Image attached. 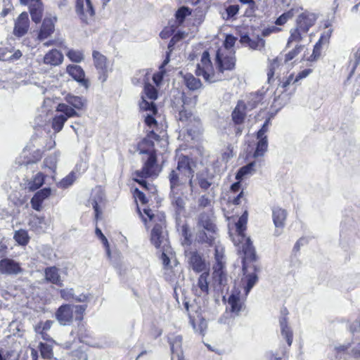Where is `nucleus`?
Returning <instances> with one entry per match:
<instances>
[{"label": "nucleus", "mask_w": 360, "mask_h": 360, "mask_svg": "<svg viewBox=\"0 0 360 360\" xmlns=\"http://www.w3.org/2000/svg\"><path fill=\"white\" fill-rule=\"evenodd\" d=\"M137 212L146 229L151 227L150 243L157 249L169 245L165 213L153 211L149 207H143L141 210L139 207H137Z\"/></svg>", "instance_id": "nucleus-1"}, {"label": "nucleus", "mask_w": 360, "mask_h": 360, "mask_svg": "<svg viewBox=\"0 0 360 360\" xmlns=\"http://www.w3.org/2000/svg\"><path fill=\"white\" fill-rule=\"evenodd\" d=\"M176 167L171 169L167 176L169 190H184L187 184L192 188L196 160L189 155L179 154L176 155Z\"/></svg>", "instance_id": "nucleus-2"}, {"label": "nucleus", "mask_w": 360, "mask_h": 360, "mask_svg": "<svg viewBox=\"0 0 360 360\" xmlns=\"http://www.w3.org/2000/svg\"><path fill=\"white\" fill-rule=\"evenodd\" d=\"M247 218L242 216L236 224V233L233 237V242L238 248V251L243 254L242 266L244 274H246L250 267L249 264L257 259L255 248L249 237H247L245 231L246 230Z\"/></svg>", "instance_id": "nucleus-3"}, {"label": "nucleus", "mask_w": 360, "mask_h": 360, "mask_svg": "<svg viewBox=\"0 0 360 360\" xmlns=\"http://www.w3.org/2000/svg\"><path fill=\"white\" fill-rule=\"evenodd\" d=\"M162 171V166L159 165L158 153L153 152L146 159L143 160V165L140 169L136 170L133 174V180L139 184L143 188L151 193H157V188L153 184L147 183V179H156Z\"/></svg>", "instance_id": "nucleus-4"}, {"label": "nucleus", "mask_w": 360, "mask_h": 360, "mask_svg": "<svg viewBox=\"0 0 360 360\" xmlns=\"http://www.w3.org/2000/svg\"><path fill=\"white\" fill-rule=\"evenodd\" d=\"M145 124L150 129L146 135L137 144V150L140 154H146L148 156L153 152L157 153L155 148V141H160L161 136L165 131L159 127V124L152 115H147L145 118Z\"/></svg>", "instance_id": "nucleus-5"}, {"label": "nucleus", "mask_w": 360, "mask_h": 360, "mask_svg": "<svg viewBox=\"0 0 360 360\" xmlns=\"http://www.w3.org/2000/svg\"><path fill=\"white\" fill-rule=\"evenodd\" d=\"M86 308V304H63L58 308L55 316L60 325L70 326L74 320L79 323L83 320Z\"/></svg>", "instance_id": "nucleus-6"}, {"label": "nucleus", "mask_w": 360, "mask_h": 360, "mask_svg": "<svg viewBox=\"0 0 360 360\" xmlns=\"http://www.w3.org/2000/svg\"><path fill=\"white\" fill-rule=\"evenodd\" d=\"M198 226L203 230L198 233V241L200 243H206L212 246L214 243V234L216 233L217 226L212 220L209 213L202 212L198 217Z\"/></svg>", "instance_id": "nucleus-7"}, {"label": "nucleus", "mask_w": 360, "mask_h": 360, "mask_svg": "<svg viewBox=\"0 0 360 360\" xmlns=\"http://www.w3.org/2000/svg\"><path fill=\"white\" fill-rule=\"evenodd\" d=\"M195 74L197 77H202L207 82L212 83L216 81L214 65L207 50L202 52L200 62L196 65Z\"/></svg>", "instance_id": "nucleus-8"}, {"label": "nucleus", "mask_w": 360, "mask_h": 360, "mask_svg": "<svg viewBox=\"0 0 360 360\" xmlns=\"http://www.w3.org/2000/svg\"><path fill=\"white\" fill-rule=\"evenodd\" d=\"M56 111L61 114L56 115L52 118L51 127L55 133H58L63 129L64 124L69 118L79 117L77 111L64 103H58Z\"/></svg>", "instance_id": "nucleus-9"}, {"label": "nucleus", "mask_w": 360, "mask_h": 360, "mask_svg": "<svg viewBox=\"0 0 360 360\" xmlns=\"http://www.w3.org/2000/svg\"><path fill=\"white\" fill-rule=\"evenodd\" d=\"M92 58L98 73V79L103 83L107 80L109 72L112 71V68L110 66L107 57L98 51H93Z\"/></svg>", "instance_id": "nucleus-10"}, {"label": "nucleus", "mask_w": 360, "mask_h": 360, "mask_svg": "<svg viewBox=\"0 0 360 360\" xmlns=\"http://www.w3.org/2000/svg\"><path fill=\"white\" fill-rule=\"evenodd\" d=\"M215 62L219 72L233 70L236 66L235 51L226 52V49H217Z\"/></svg>", "instance_id": "nucleus-11"}, {"label": "nucleus", "mask_w": 360, "mask_h": 360, "mask_svg": "<svg viewBox=\"0 0 360 360\" xmlns=\"http://www.w3.org/2000/svg\"><path fill=\"white\" fill-rule=\"evenodd\" d=\"M167 339L171 350L172 360L175 357L177 360H185L182 349V335L175 333H170L167 335Z\"/></svg>", "instance_id": "nucleus-12"}, {"label": "nucleus", "mask_w": 360, "mask_h": 360, "mask_svg": "<svg viewBox=\"0 0 360 360\" xmlns=\"http://www.w3.org/2000/svg\"><path fill=\"white\" fill-rule=\"evenodd\" d=\"M75 8L82 21L86 24L95 15V10L91 0H76Z\"/></svg>", "instance_id": "nucleus-13"}, {"label": "nucleus", "mask_w": 360, "mask_h": 360, "mask_svg": "<svg viewBox=\"0 0 360 360\" xmlns=\"http://www.w3.org/2000/svg\"><path fill=\"white\" fill-rule=\"evenodd\" d=\"M56 22L57 18L56 16L45 17L38 31L37 39L39 41H44L51 37L55 32Z\"/></svg>", "instance_id": "nucleus-14"}, {"label": "nucleus", "mask_w": 360, "mask_h": 360, "mask_svg": "<svg viewBox=\"0 0 360 360\" xmlns=\"http://www.w3.org/2000/svg\"><path fill=\"white\" fill-rule=\"evenodd\" d=\"M188 262L195 273H203L207 271L210 272L209 264L206 262L202 255L197 251L190 252Z\"/></svg>", "instance_id": "nucleus-15"}, {"label": "nucleus", "mask_w": 360, "mask_h": 360, "mask_svg": "<svg viewBox=\"0 0 360 360\" xmlns=\"http://www.w3.org/2000/svg\"><path fill=\"white\" fill-rule=\"evenodd\" d=\"M22 270L20 263L13 259L5 257L0 259V274L17 275Z\"/></svg>", "instance_id": "nucleus-16"}, {"label": "nucleus", "mask_w": 360, "mask_h": 360, "mask_svg": "<svg viewBox=\"0 0 360 360\" xmlns=\"http://www.w3.org/2000/svg\"><path fill=\"white\" fill-rule=\"evenodd\" d=\"M30 28V20L27 12L21 13L15 21L13 33L17 37L25 35Z\"/></svg>", "instance_id": "nucleus-17"}, {"label": "nucleus", "mask_w": 360, "mask_h": 360, "mask_svg": "<svg viewBox=\"0 0 360 360\" xmlns=\"http://www.w3.org/2000/svg\"><path fill=\"white\" fill-rule=\"evenodd\" d=\"M247 104L243 100H238L231 112V120L233 125H243L247 117Z\"/></svg>", "instance_id": "nucleus-18"}, {"label": "nucleus", "mask_w": 360, "mask_h": 360, "mask_svg": "<svg viewBox=\"0 0 360 360\" xmlns=\"http://www.w3.org/2000/svg\"><path fill=\"white\" fill-rule=\"evenodd\" d=\"M316 20V18L314 14L308 12L302 13L297 18L295 27L307 34L309 29L314 25Z\"/></svg>", "instance_id": "nucleus-19"}, {"label": "nucleus", "mask_w": 360, "mask_h": 360, "mask_svg": "<svg viewBox=\"0 0 360 360\" xmlns=\"http://www.w3.org/2000/svg\"><path fill=\"white\" fill-rule=\"evenodd\" d=\"M67 72L81 86L85 89L89 86V80L86 77L84 70L77 65H68L66 68Z\"/></svg>", "instance_id": "nucleus-20"}, {"label": "nucleus", "mask_w": 360, "mask_h": 360, "mask_svg": "<svg viewBox=\"0 0 360 360\" xmlns=\"http://www.w3.org/2000/svg\"><path fill=\"white\" fill-rule=\"evenodd\" d=\"M179 121L185 124V127L189 134L194 131L193 127H198L200 124V120L195 117L191 110L185 108L179 111Z\"/></svg>", "instance_id": "nucleus-21"}, {"label": "nucleus", "mask_w": 360, "mask_h": 360, "mask_svg": "<svg viewBox=\"0 0 360 360\" xmlns=\"http://www.w3.org/2000/svg\"><path fill=\"white\" fill-rule=\"evenodd\" d=\"M184 190H169V198L175 212L181 214L185 211V198Z\"/></svg>", "instance_id": "nucleus-22"}, {"label": "nucleus", "mask_w": 360, "mask_h": 360, "mask_svg": "<svg viewBox=\"0 0 360 360\" xmlns=\"http://www.w3.org/2000/svg\"><path fill=\"white\" fill-rule=\"evenodd\" d=\"M188 316L190 323L195 332L202 336H204L207 328V323L202 314L200 312L195 311V314H189Z\"/></svg>", "instance_id": "nucleus-23"}, {"label": "nucleus", "mask_w": 360, "mask_h": 360, "mask_svg": "<svg viewBox=\"0 0 360 360\" xmlns=\"http://www.w3.org/2000/svg\"><path fill=\"white\" fill-rule=\"evenodd\" d=\"M51 194L50 188H44L37 191L30 200L32 208L36 211L40 212L43 209V202Z\"/></svg>", "instance_id": "nucleus-24"}, {"label": "nucleus", "mask_w": 360, "mask_h": 360, "mask_svg": "<svg viewBox=\"0 0 360 360\" xmlns=\"http://www.w3.org/2000/svg\"><path fill=\"white\" fill-rule=\"evenodd\" d=\"M212 281L214 285L221 290H224L228 281L225 266L221 264L213 266Z\"/></svg>", "instance_id": "nucleus-25"}, {"label": "nucleus", "mask_w": 360, "mask_h": 360, "mask_svg": "<svg viewBox=\"0 0 360 360\" xmlns=\"http://www.w3.org/2000/svg\"><path fill=\"white\" fill-rule=\"evenodd\" d=\"M209 276L208 271L202 273L197 281L195 285L193 286L195 294L198 296L207 295L209 292Z\"/></svg>", "instance_id": "nucleus-26"}, {"label": "nucleus", "mask_w": 360, "mask_h": 360, "mask_svg": "<svg viewBox=\"0 0 360 360\" xmlns=\"http://www.w3.org/2000/svg\"><path fill=\"white\" fill-rule=\"evenodd\" d=\"M240 42L252 50L262 49L265 46V41L258 35L251 38L248 34H244L240 36Z\"/></svg>", "instance_id": "nucleus-27"}, {"label": "nucleus", "mask_w": 360, "mask_h": 360, "mask_svg": "<svg viewBox=\"0 0 360 360\" xmlns=\"http://www.w3.org/2000/svg\"><path fill=\"white\" fill-rule=\"evenodd\" d=\"M44 4L41 0H33L29 5V11L32 20L34 23H39L41 21L44 14Z\"/></svg>", "instance_id": "nucleus-28"}, {"label": "nucleus", "mask_w": 360, "mask_h": 360, "mask_svg": "<svg viewBox=\"0 0 360 360\" xmlns=\"http://www.w3.org/2000/svg\"><path fill=\"white\" fill-rule=\"evenodd\" d=\"M44 277L48 283L62 287L63 283L59 274V269L55 266H49L44 269Z\"/></svg>", "instance_id": "nucleus-29"}, {"label": "nucleus", "mask_w": 360, "mask_h": 360, "mask_svg": "<svg viewBox=\"0 0 360 360\" xmlns=\"http://www.w3.org/2000/svg\"><path fill=\"white\" fill-rule=\"evenodd\" d=\"M63 60V53L56 49H51L47 52L43 58V62L44 64L51 66L59 65L62 63Z\"/></svg>", "instance_id": "nucleus-30"}, {"label": "nucleus", "mask_w": 360, "mask_h": 360, "mask_svg": "<svg viewBox=\"0 0 360 360\" xmlns=\"http://www.w3.org/2000/svg\"><path fill=\"white\" fill-rule=\"evenodd\" d=\"M22 56L20 50L13 52V48L0 47V60L14 62L20 59Z\"/></svg>", "instance_id": "nucleus-31"}, {"label": "nucleus", "mask_w": 360, "mask_h": 360, "mask_svg": "<svg viewBox=\"0 0 360 360\" xmlns=\"http://www.w3.org/2000/svg\"><path fill=\"white\" fill-rule=\"evenodd\" d=\"M214 175L209 172L207 169L197 174L196 179L199 187L203 190L207 191L213 184Z\"/></svg>", "instance_id": "nucleus-32"}, {"label": "nucleus", "mask_w": 360, "mask_h": 360, "mask_svg": "<svg viewBox=\"0 0 360 360\" xmlns=\"http://www.w3.org/2000/svg\"><path fill=\"white\" fill-rule=\"evenodd\" d=\"M67 105L72 108L75 111L82 110L85 108L86 101L82 96H75L72 94H68L65 97Z\"/></svg>", "instance_id": "nucleus-33"}, {"label": "nucleus", "mask_w": 360, "mask_h": 360, "mask_svg": "<svg viewBox=\"0 0 360 360\" xmlns=\"http://www.w3.org/2000/svg\"><path fill=\"white\" fill-rule=\"evenodd\" d=\"M272 218L275 226L283 229L287 218V212L285 209L275 207L272 209Z\"/></svg>", "instance_id": "nucleus-34"}, {"label": "nucleus", "mask_w": 360, "mask_h": 360, "mask_svg": "<svg viewBox=\"0 0 360 360\" xmlns=\"http://www.w3.org/2000/svg\"><path fill=\"white\" fill-rule=\"evenodd\" d=\"M184 82L186 86L191 91L198 90L200 89L202 86L200 79L195 77L191 73H186V75H184Z\"/></svg>", "instance_id": "nucleus-35"}, {"label": "nucleus", "mask_w": 360, "mask_h": 360, "mask_svg": "<svg viewBox=\"0 0 360 360\" xmlns=\"http://www.w3.org/2000/svg\"><path fill=\"white\" fill-rule=\"evenodd\" d=\"M228 304L230 311L236 315L239 314L243 307V302L238 295L231 294L229 297Z\"/></svg>", "instance_id": "nucleus-36"}, {"label": "nucleus", "mask_w": 360, "mask_h": 360, "mask_svg": "<svg viewBox=\"0 0 360 360\" xmlns=\"http://www.w3.org/2000/svg\"><path fill=\"white\" fill-rule=\"evenodd\" d=\"M283 55L277 56L274 59H273L269 65L268 71H267V77L268 81L270 82L274 79L276 70L283 65Z\"/></svg>", "instance_id": "nucleus-37"}, {"label": "nucleus", "mask_w": 360, "mask_h": 360, "mask_svg": "<svg viewBox=\"0 0 360 360\" xmlns=\"http://www.w3.org/2000/svg\"><path fill=\"white\" fill-rule=\"evenodd\" d=\"M258 141L255 150L252 154L254 158L262 157L264 155L268 148L267 137H257Z\"/></svg>", "instance_id": "nucleus-38"}, {"label": "nucleus", "mask_w": 360, "mask_h": 360, "mask_svg": "<svg viewBox=\"0 0 360 360\" xmlns=\"http://www.w3.org/2000/svg\"><path fill=\"white\" fill-rule=\"evenodd\" d=\"M54 345L51 343L39 342L38 349L42 359L51 360L53 357V347Z\"/></svg>", "instance_id": "nucleus-39"}, {"label": "nucleus", "mask_w": 360, "mask_h": 360, "mask_svg": "<svg viewBox=\"0 0 360 360\" xmlns=\"http://www.w3.org/2000/svg\"><path fill=\"white\" fill-rule=\"evenodd\" d=\"M304 34H306V33L302 32V31L300 30L297 27L291 29L290 36L287 41L286 47H290L293 43L300 44L299 43L302 41Z\"/></svg>", "instance_id": "nucleus-40"}, {"label": "nucleus", "mask_w": 360, "mask_h": 360, "mask_svg": "<svg viewBox=\"0 0 360 360\" xmlns=\"http://www.w3.org/2000/svg\"><path fill=\"white\" fill-rule=\"evenodd\" d=\"M281 327V334L285 338L288 345L290 346L293 340V334L291 328L288 326L287 320L285 318H283L280 321Z\"/></svg>", "instance_id": "nucleus-41"}, {"label": "nucleus", "mask_w": 360, "mask_h": 360, "mask_svg": "<svg viewBox=\"0 0 360 360\" xmlns=\"http://www.w3.org/2000/svg\"><path fill=\"white\" fill-rule=\"evenodd\" d=\"M236 0H227L226 4H228L225 8L226 19L233 18L238 13L240 6L236 4Z\"/></svg>", "instance_id": "nucleus-42"}, {"label": "nucleus", "mask_w": 360, "mask_h": 360, "mask_svg": "<svg viewBox=\"0 0 360 360\" xmlns=\"http://www.w3.org/2000/svg\"><path fill=\"white\" fill-rule=\"evenodd\" d=\"M59 294H60L61 298H63V300H65L66 301H70V300H74L76 302H84L87 300V296H86V295H84L83 299H82L80 297H75L74 296V291H73L72 288L60 289L59 290Z\"/></svg>", "instance_id": "nucleus-43"}, {"label": "nucleus", "mask_w": 360, "mask_h": 360, "mask_svg": "<svg viewBox=\"0 0 360 360\" xmlns=\"http://www.w3.org/2000/svg\"><path fill=\"white\" fill-rule=\"evenodd\" d=\"M179 25L173 21H169L167 26H165L160 33V37L162 39H166L172 37L176 30L179 27Z\"/></svg>", "instance_id": "nucleus-44"}, {"label": "nucleus", "mask_w": 360, "mask_h": 360, "mask_svg": "<svg viewBox=\"0 0 360 360\" xmlns=\"http://www.w3.org/2000/svg\"><path fill=\"white\" fill-rule=\"evenodd\" d=\"M255 162H252L240 167L236 175L237 181H241L245 176L251 174L255 170Z\"/></svg>", "instance_id": "nucleus-45"}, {"label": "nucleus", "mask_w": 360, "mask_h": 360, "mask_svg": "<svg viewBox=\"0 0 360 360\" xmlns=\"http://www.w3.org/2000/svg\"><path fill=\"white\" fill-rule=\"evenodd\" d=\"M13 238L20 245H27L30 239L27 231L25 229H19L16 231L14 233Z\"/></svg>", "instance_id": "nucleus-46"}, {"label": "nucleus", "mask_w": 360, "mask_h": 360, "mask_svg": "<svg viewBox=\"0 0 360 360\" xmlns=\"http://www.w3.org/2000/svg\"><path fill=\"white\" fill-rule=\"evenodd\" d=\"M46 177V176L42 172H38L30 182V188L32 191L39 189L44 184Z\"/></svg>", "instance_id": "nucleus-47"}, {"label": "nucleus", "mask_w": 360, "mask_h": 360, "mask_svg": "<svg viewBox=\"0 0 360 360\" xmlns=\"http://www.w3.org/2000/svg\"><path fill=\"white\" fill-rule=\"evenodd\" d=\"M191 14V10L186 6L180 7L175 13L176 20L173 21L180 26L185 20L186 16Z\"/></svg>", "instance_id": "nucleus-48"}, {"label": "nucleus", "mask_w": 360, "mask_h": 360, "mask_svg": "<svg viewBox=\"0 0 360 360\" xmlns=\"http://www.w3.org/2000/svg\"><path fill=\"white\" fill-rule=\"evenodd\" d=\"M264 99V94L260 91H257L250 94L249 101H248L247 107L250 109H254L262 102Z\"/></svg>", "instance_id": "nucleus-49"}, {"label": "nucleus", "mask_w": 360, "mask_h": 360, "mask_svg": "<svg viewBox=\"0 0 360 360\" xmlns=\"http://www.w3.org/2000/svg\"><path fill=\"white\" fill-rule=\"evenodd\" d=\"M159 250L161 251L160 259L162 262L164 268L167 269L170 267V259L169 254L171 253V246L170 245H165V247H162Z\"/></svg>", "instance_id": "nucleus-50"}, {"label": "nucleus", "mask_w": 360, "mask_h": 360, "mask_svg": "<svg viewBox=\"0 0 360 360\" xmlns=\"http://www.w3.org/2000/svg\"><path fill=\"white\" fill-rule=\"evenodd\" d=\"M303 49L304 45L296 44L294 49L283 55V63H287L295 58L301 53Z\"/></svg>", "instance_id": "nucleus-51"}, {"label": "nucleus", "mask_w": 360, "mask_h": 360, "mask_svg": "<svg viewBox=\"0 0 360 360\" xmlns=\"http://www.w3.org/2000/svg\"><path fill=\"white\" fill-rule=\"evenodd\" d=\"M295 9L291 8L281 15L275 21L276 25H283L295 15Z\"/></svg>", "instance_id": "nucleus-52"}, {"label": "nucleus", "mask_w": 360, "mask_h": 360, "mask_svg": "<svg viewBox=\"0 0 360 360\" xmlns=\"http://www.w3.org/2000/svg\"><path fill=\"white\" fill-rule=\"evenodd\" d=\"M185 37L186 34L184 32L178 31L176 33L174 34L168 44L167 49H169L170 51H173L175 45L184 39Z\"/></svg>", "instance_id": "nucleus-53"}, {"label": "nucleus", "mask_w": 360, "mask_h": 360, "mask_svg": "<svg viewBox=\"0 0 360 360\" xmlns=\"http://www.w3.org/2000/svg\"><path fill=\"white\" fill-rule=\"evenodd\" d=\"M140 108L143 111H150L153 115H151L153 117L158 113V108L155 104L153 102H148L142 98V101H141Z\"/></svg>", "instance_id": "nucleus-54"}, {"label": "nucleus", "mask_w": 360, "mask_h": 360, "mask_svg": "<svg viewBox=\"0 0 360 360\" xmlns=\"http://www.w3.org/2000/svg\"><path fill=\"white\" fill-rule=\"evenodd\" d=\"M146 96L150 100H155L158 98V90L150 83H146L143 88Z\"/></svg>", "instance_id": "nucleus-55"}, {"label": "nucleus", "mask_w": 360, "mask_h": 360, "mask_svg": "<svg viewBox=\"0 0 360 360\" xmlns=\"http://www.w3.org/2000/svg\"><path fill=\"white\" fill-rule=\"evenodd\" d=\"M236 41V38L232 34L226 35L224 42V47L219 48V49H226V52L234 51L233 47Z\"/></svg>", "instance_id": "nucleus-56"}, {"label": "nucleus", "mask_w": 360, "mask_h": 360, "mask_svg": "<svg viewBox=\"0 0 360 360\" xmlns=\"http://www.w3.org/2000/svg\"><path fill=\"white\" fill-rule=\"evenodd\" d=\"M133 196L135 198L136 202L139 200L142 205H146L148 202V198L146 196L145 193L137 188L134 190ZM137 207H139L138 203H136Z\"/></svg>", "instance_id": "nucleus-57"}, {"label": "nucleus", "mask_w": 360, "mask_h": 360, "mask_svg": "<svg viewBox=\"0 0 360 360\" xmlns=\"http://www.w3.org/2000/svg\"><path fill=\"white\" fill-rule=\"evenodd\" d=\"M214 250L215 264L214 266H218L221 264V266H225L224 250H220L218 247H216Z\"/></svg>", "instance_id": "nucleus-58"}, {"label": "nucleus", "mask_w": 360, "mask_h": 360, "mask_svg": "<svg viewBox=\"0 0 360 360\" xmlns=\"http://www.w3.org/2000/svg\"><path fill=\"white\" fill-rule=\"evenodd\" d=\"M67 56L71 61L75 63H80L84 59V55L79 51L70 50Z\"/></svg>", "instance_id": "nucleus-59"}, {"label": "nucleus", "mask_w": 360, "mask_h": 360, "mask_svg": "<svg viewBox=\"0 0 360 360\" xmlns=\"http://www.w3.org/2000/svg\"><path fill=\"white\" fill-rule=\"evenodd\" d=\"M69 356L70 360H87L86 354L81 349L72 351Z\"/></svg>", "instance_id": "nucleus-60"}, {"label": "nucleus", "mask_w": 360, "mask_h": 360, "mask_svg": "<svg viewBox=\"0 0 360 360\" xmlns=\"http://www.w3.org/2000/svg\"><path fill=\"white\" fill-rule=\"evenodd\" d=\"M53 324V321L47 320L46 321H40L35 326V332L48 331L50 330Z\"/></svg>", "instance_id": "nucleus-61"}, {"label": "nucleus", "mask_w": 360, "mask_h": 360, "mask_svg": "<svg viewBox=\"0 0 360 360\" xmlns=\"http://www.w3.org/2000/svg\"><path fill=\"white\" fill-rule=\"evenodd\" d=\"M321 54V45L319 43H316L314 46L313 52L311 55L308 58V60L313 62L319 58Z\"/></svg>", "instance_id": "nucleus-62"}, {"label": "nucleus", "mask_w": 360, "mask_h": 360, "mask_svg": "<svg viewBox=\"0 0 360 360\" xmlns=\"http://www.w3.org/2000/svg\"><path fill=\"white\" fill-rule=\"evenodd\" d=\"M257 281V276L255 273L247 276V283L245 286L246 293H248L251 288Z\"/></svg>", "instance_id": "nucleus-63"}, {"label": "nucleus", "mask_w": 360, "mask_h": 360, "mask_svg": "<svg viewBox=\"0 0 360 360\" xmlns=\"http://www.w3.org/2000/svg\"><path fill=\"white\" fill-rule=\"evenodd\" d=\"M211 205V200L206 195H202L198 200V208L203 209Z\"/></svg>", "instance_id": "nucleus-64"}]
</instances>
